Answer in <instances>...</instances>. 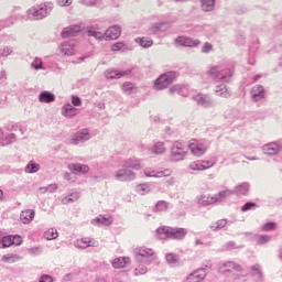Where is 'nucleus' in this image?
I'll use <instances>...</instances> for the list:
<instances>
[{
	"label": "nucleus",
	"instance_id": "obj_26",
	"mask_svg": "<svg viewBox=\"0 0 282 282\" xmlns=\"http://www.w3.org/2000/svg\"><path fill=\"white\" fill-rule=\"evenodd\" d=\"M166 25H169L167 22L155 23L150 28L149 33L150 34H162V32H166Z\"/></svg>",
	"mask_w": 282,
	"mask_h": 282
},
{
	"label": "nucleus",
	"instance_id": "obj_41",
	"mask_svg": "<svg viewBox=\"0 0 282 282\" xmlns=\"http://www.w3.org/2000/svg\"><path fill=\"white\" fill-rule=\"evenodd\" d=\"M232 189H224L220 191L216 196H214V199H217V202H224L227 197H231Z\"/></svg>",
	"mask_w": 282,
	"mask_h": 282
},
{
	"label": "nucleus",
	"instance_id": "obj_7",
	"mask_svg": "<svg viewBox=\"0 0 282 282\" xmlns=\"http://www.w3.org/2000/svg\"><path fill=\"white\" fill-rule=\"evenodd\" d=\"M208 74L220 83H230V78H232V72L230 70V68L221 70L218 66H214L209 69Z\"/></svg>",
	"mask_w": 282,
	"mask_h": 282
},
{
	"label": "nucleus",
	"instance_id": "obj_27",
	"mask_svg": "<svg viewBox=\"0 0 282 282\" xmlns=\"http://www.w3.org/2000/svg\"><path fill=\"white\" fill-rule=\"evenodd\" d=\"M197 202L200 204V206H210V204H215L217 202V198L214 196L210 197V195L203 194L200 196H197Z\"/></svg>",
	"mask_w": 282,
	"mask_h": 282
},
{
	"label": "nucleus",
	"instance_id": "obj_37",
	"mask_svg": "<svg viewBox=\"0 0 282 282\" xmlns=\"http://www.w3.org/2000/svg\"><path fill=\"white\" fill-rule=\"evenodd\" d=\"M80 194L78 192H73L62 199V204H74V202H78Z\"/></svg>",
	"mask_w": 282,
	"mask_h": 282
},
{
	"label": "nucleus",
	"instance_id": "obj_57",
	"mask_svg": "<svg viewBox=\"0 0 282 282\" xmlns=\"http://www.w3.org/2000/svg\"><path fill=\"white\" fill-rule=\"evenodd\" d=\"M213 51V44L206 42L204 44V46L202 47V53L203 54H210V52Z\"/></svg>",
	"mask_w": 282,
	"mask_h": 282
},
{
	"label": "nucleus",
	"instance_id": "obj_16",
	"mask_svg": "<svg viewBox=\"0 0 282 282\" xmlns=\"http://www.w3.org/2000/svg\"><path fill=\"white\" fill-rule=\"evenodd\" d=\"M251 97L253 102H259L265 98V88L261 85L253 86L251 89Z\"/></svg>",
	"mask_w": 282,
	"mask_h": 282
},
{
	"label": "nucleus",
	"instance_id": "obj_34",
	"mask_svg": "<svg viewBox=\"0 0 282 282\" xmlns=\"http://www.w3.org/2000/svg\"><path fill=\"white\" fill-rule=\"evenodd\" d=\"M216 96H221V98H230V93L225 84L217 85L215 88Z\"/></svg>",
	"mask_w": 282,
	"mask_h": 282
},
{
	"label": "nucleus",
	"instance_id": "obj_43",
	"mask_svg": "<svg viewBox=\"0 0 282 282\" xmlns=\"http://www.w3.org/2000/svg\"><path fill=\"white\" fill-rule=\"evenodd\" d=\"M251 276H253L256 281H261V279H263V273L261 272L259 264L251 267Z\"/></svg>",
	"mask_w": 282,
	"mask_h": 282
},
{
	"label": "nucleus",
	"instance_id": "obj_31",
	"mask_svg": "<svg viewBox=\"0 0 282 282\" xmlns=\"http://www.w3.org/2000/svg\"><path fill=\"white\" fill-rule=\"evenodd\" d=\"M39 100L40 102H54V100H56V96H54V94H52L51 91L44 90L39 95Z\"/></svg>",
	"mask_w": 282,
	"mask_h": 282
},
{
	"label": "nucleus",
	"instance_id": "obj_29",
	"mask_svg": "<svg viewBox=\"0 0 282 282\" xmlns=\"http://www.w3.org/2000/svg\"><path fill=\"white\" fill-rule=\"evenodd\" d=\"M63 116L66 118H74L78 113V109L72 106V104H66L62 109Z\"/></svg>",
	"mask_w": 282,
	"mask_h": 282
},
{
	"label": "nucleus",
	"instance_id": "obj_5",
	"mask_svg": "<svg viewBox=\"0 0 282 282\" xmlns=\"http://www.w3.org/2000/svg\"><path fill=\"white\" fill-rule=\"evenodd\" d=\"M188 155V144L175 141L171 147L170 161L182 162Z\"/></svg>",
	"mask_w": 282,
	"mask_h": 282
},
{
	"label": "nucleus",
	"instance_id": "obj_9",
	"mask_svg": "<svg viewBox=\"0 0 282 282\" xmlns=\"http://www.w3.org/2000/svg\"><path fill=\"white\" fill-rule=\"evenodd\" d=\"M115 177L119 182H133L135 173L128 167H122L116 172Z\"/></svg>",
	"mask_w": 282,
	"mask_h": 282
},
{
	"label": "nucleus",
	"instance_id": "obj_28",
	"mask_svg": "<svg viewBox=\"0 0 282 282\" xmlns=\"http://www.w3.org/2000/svg\"><path fill=\"white\" fill-rule=\"evenodd\" d=\"M0 142L1 147H8V144H12L17 142V134L9 133L7 137L3 138V132L0 130Z\"/></svg>",
	"mask_w": 282,
	"mask_h": 282
},
{
	"label": "nucleus",
	"instance_id": "obj_17",
	"mask_svg": "<svg viewBox=\"0 0 282 282\" xmlns=\"http://www.w3.org/2000/svg\"><path fill=\"white\" fill-rule=\"evenodd\" d=\"M194 100L199 105V107H204L205 109L213 107V99H210L208 95L198 94L194 97Z\"/></svg>",
	"mask_w": 282,
	"mask_h": 282
},
{
	"label": "nucleus",
	"instance_id": "obj_18",
	"mask_svg": "<svg viewBox=\"0 0 282 282\" xmlns=\"http://www.w3.org/2000/svg\"><path fill=\"white\" fill-rule=\"evenodd\" d=\"M75 248H79L80 250H85L86 248H98V241L89 240V238H83L74 242Z\"/></svg>",
	"mask_w": 282,
	"mask_h": 282
},
{
	"label": "nucleus",
	"instance_id": "obj_32",
	"mask_svg": "<svg viewBox=\"0 0 282 282\" xmlns=\"http://www.w3.org/2000/svg\"><path fill=\"white\" fill-rule=\"evenodd\" d=\"M165 261L171 268H177L180 265V258L175 253H166Z\"/></svg>",
	"mask_w": 282,
	"mask_h": 282
},
{
	"label": "nucleus",
	"instance_id": "obj_10",
	"mask_svg": "<svg viewBox=\"0 0 282 282\" xmlns=\"http://www.w3.org/2000/svg\"><path fill=\"white\" fill-rule=\"evenodd\" d=\"M176 45H182L183 47H197L199 45V40L188 37L186 35H180L175 39Z\"/></svg>",
	"mask_w": 282,
	"mask_h": 282
},
{
	"label": "nucleus",
	"instance_id": "obj_21",
	"mask_svg": "<svg viewBox=\"0 0 282 282\" xmlns=\"http://www.w3.org/2000/svg\"><path fill=\"white\" fill-rule=\"evenodd\" d=\"M250 191V184L249 183H241L238 186H236L234 189H231L234 195H237V197H243L248 195Z\"/></svg>",
	"mask_w": 282,
	"mask_h": 282
},
{
	"label": "nucleus",
	"instance_id": "obj_52",
	"mask_svg": "<svg viewBox=\"0 0 282 282\" xmlns=\"http://www.w3.org/2000/svg\"><path fill=\"white\" fill-rule=\"evenodd\" d=\"M149 269L144 264H139L138 268L134 269V276H140V274H147Z\"/></svg>",
	"mask_w": 282,
	"mask_h": 282
},
{
	"label": "nucleus",
	"instance_id": "obj_56",
	"mask_svg": "<svg viewBox=\"0 0 282 282\" xmlns=\"http://www.w3.org/2000/svg\"><path fill=\"white\" fill-rule=\"evenodd\" d=\"M11 241H12V246H21V243H23V238L19 235H11Z\"/></svg>",
	"mask_w": 282,
	"mask_h": 282
},
{
	"label": "nucleus",
	"instance_id": "obj_48",
	"mask_svg": "<svg viewBox=\"0 0 282 282\" xmlns=\"http://www.w3.org/2000/svg\"><path fill=\"white\" fill-rule=\"evenodd\" d=\"M269 241H272V236H268V235L258 236L257 243L259 246H263L265 243H269Z\"/></svg>",
	"mask_w": 282,
	"mask_h": 282
},
{
	"label": "nucleus",
	"instance_id": "obj_53",
	"mask_svg": "<svg viewBox=\"0 0 282 282\" xmlns=\"http://www.w3.org/2000/svg\"><path fill=\"white\" fill-rule=\"evenodd\" d=\"M257 208V203L253 202H247L242 207H241V212L242 213H248V210H252Z\"/></svg>",
	"mask_w": 282,
	"mask_h": 282
},
{
	"label": "nucleus",
	"instance_id": "obj_20",
	"mask_svg": "<svg viewBox=\"0 0 282 282\" xmlns=\"http://www.w3.org/2000/svg\"><path fill=\"white\" fill-rule=\"evenodd\" d=\"M68 169L75 175H78V173H82V175H86V173H89V166L85 165V164L70 163V164H68Z\"/></svg>",
	"mask_w": 282,
	"mask_h": 282
},
{
	"label": "nucleus",
	"instance_id": "obj_36",
	"mask_svg": "<svg viewBox=\"0 0 282 282\" xmlns=\"http://www.w3.org/2000/svg\"><path fill=\"white\" fill-rule=\"evenodd\" d=\"M203 12H213L215 10V0H200Z\"/></svg>",
	"mask_w": 282,
	"mask_h": 282
},
{
	"label": "nucleus",
	"instance_id": "obj_45",
	"mask_svg": "<svg viewBox=\"0 0 282 282\" xmlns=\"http://www.w3.org/2000/svg\"><path fill=\"white\" fill-rule=\"evenodd\" d=\"M135 41L139 43L141 47H144V50L153 45V40L149 37H138Z\"/></svg>",
	"mask_w": 282,
	"mask_h": 282
},
{
	"label": "nucleus",
	"instance_id": "obj_61",
	"mask_svg": "<svg viewBox=\"0 0 282 282\" xmlns=\"http://www.w3.org/2000/svg\"><path fill=\"white\" fill-rule=\"evenodd\" d=\"M40 282H54V278H52V275L43 274L40 278Z\"/></svg>",
	"mask_w": 282,
	"mask_h": 282
},
{
	"label": "nucleus",
	"instance_id": "obj_46",
	"mask_svg": "<svg viewBox=\"0 0 282 282\" xmlns=\"http://www.w3.org/2000/svg\"><path fill=\"white\" fill-rule=\"evenodd\" d=\"M12 246V235L0 236V248H10Z\"/></svg>",
	"mask_w": 282,
	"mask_h": 282
},
{
	"label": "nucleus",
	"instance_id": "obj_12",
	"mask_svg": "<svg viewBox=\"0 0 282 282\" xmlns=\"http://www.w3.org/2000/svg\"><path fill=\"white\" fill-rule=\"evenodd\" d=\"M122 76H131V69L118 70V69L109 68L105 72V77L108 80H115L118 78H122Z\"/></svg>",
	"mask_w": 282,
	"mask_h": 282
},
{
	"label": "nucleus",
	"instance_id": "obj_62",
	"mask_svg": "<svg viewBox=\"0 0 282 282\" xmlns=\"http://www.w3.org/2000/svg\"><path fill=\"white\" fill-rule=\"evenodd\" d=\"M2 261H4V263H14V257L10 254H6L2 257Z\"/></svg>",
	"mask_w": 282,
	"mask_h": 282
},
{
	"label": "nucleus",
	"instance_id": "obj_15",
	"mask_svg": "<svg viewBox=\"0 0 282 282\" xmlns=\"http://www.w3.org/2000/svg\"><path fill=\"white\" fill-rule=\"evenodd\" d=\"M206 268H199L197 270H195L194 272H192L188 276H187V281L189 282H200L204 281V279H206Z\"/></svg>",
	"mask_w": 282,
	"mask_h": 282
},
{
	"label": "nucleus",
	"instance_id": "obj_11",
	"mask_svg": "<svg viewBox=\"0 0 282 282\" xmlns=\"http://www.w3.org/2000/svg\"><path fill=\"white\" fill-rule=\"evenodd\" d=\"M219 272L223 274H232L234 272H241V265L234 261L224 262L219 268Z\"/></svg>",
	"mask_w": 282,
	"mask_h": 282
},
{
	"label": "nucleus",
	"instance_id": "obj_63",
	"mask_svg": "<svg viewBox=\"0 0 282 282\" xmlns=\"http://www.w3.org/2000/svg\"><path fill=\"white\" fill-rule=\"evenodd\" d=\"M226 248H227V250H237V248H239V247H237V243L235 241H228L226 243Z\"/></svg>",
	"mask_w": 282,
	"mask_h": 282
},
{
	"label": "nucleus",
	"instance_id": "obj_3",
	"mask_svg": "<svg viewBox=\"0 0 282 282\" xmlns=\"http://www.w3.org/2000/svg\"><path fill=\"white\" fill-rule=\"evenodd\" d=\"M50 12H52V3L37 4L28 10V19H30V21H41V19H45Z\"/></svg>",
	"mask_w": 282,
	"mask_h": 282
},
{
	"label": "nucleus",
	"instance_id": "obj_14",
	"mask_svg": "<svg viewBox=\"0 0 282 282\" xmlns=\"http://www.w3.org/2000/svg\"><path fill=\"white\" fill-rule=\"evenodd\" d=\"M264 155H279L282 153V145H279L276 142H271L262 147Z\"/></svg>",
	"mask_w": 282,
	"mask_h": 282
},
{
	"label": "nucleus",
	"instance_id": "obj_40",
	"mask_svg": "<svg viewBox=\"0 0 282 282\" xmlns=\"http://www.w3.org/2000/svg\"><path fill=\"white\" fill-rule=\"evenodd\" d=\"M189 169L192 171H206V169H210V165L203 164L202 161H196L189 164Z\"/></svg>",
	"mask_w": 282,
	"mask_h": 282
},
{
	"label": "nucleus",
	"instance_id": "obj_25",
	"mask_svg": "<svg viewBox=\"0 0 282 282\" xmlns=\"http://www.w3.org/2000/svg\"><path fill=\"white\" fill-rule=\"evenodd\" d=\"M129 263H131V258H129V257H119V258L113 260L112 267L115 269L127 268V265H129Z\"/></svg>",
	"mask_w": 282,
	"mask_h": 282
},
{
	"label": "nucleus",
	"instance_id": "obj_6",
	"mask_svg": "<svg viewBox=\"0 0 282 282\" xmlns=\"http://www.w3.org/2000/svg\"><path fill=\"white\" fill-rule=\"evenodd\" d=\"M175 76H177V73L174 70H170L167 73L162 74L160 77H158L154 80L153 87L156 91H162L163 89H166L171 86L173 80H175Z\"/></svg>",
	"mask_w": 282,
	"mask_h": 282
},
{
	"label": "nucleus",
	"instance_id": "obj_23",
	"mask_svg": "<svg viewBox=\"0 0 282 282\" xmlns=\"http://www.w3.org/2000/svg\"><path fill=\"white\" fill-rule=\"evenodd\" d=\"M61 52L64 56H74L76 54V48H74V42H65L61 46Z\"/></svg>",
	"mask_w": 282,
	"mask_h": 282
},
{
	"label": "nucleus",
	"instance_id": "obj_42",
	"mask_svg": "<svg viewBox=\"0 0 282 282\" xmlns=\"http://www.w3.org/2000/svg\"><path fill=\"white\" fill-rule=\"evenodd\" d=\"M152 153H154L155 155H162L164 153V151H166V148H164V142H156L152 149H151Z\"/></svg>",
	"mask_w": 282,
	"mask_h": 282
},
{
	"label": "nucleus",
	"instance_id": "obj_58",
	"mask_svg": "<svg viewBox=\"0 0 282 282\" xmlns=\"http://www.w3.org/2000/svg\"><path fill=\"white\" fill-rule=\"evenodd\" d=\"M72 105H74V107H80V105H83V99H80V97L74 95V96H72Z\"/></svg>",
	"mask_w": 282,
	"mask_h": 282
},
{
	"label": "nucleus",
	"instance_id": "obj_1",
	"mask_svg": "<svg viewBox=\"0 0 282 282\" xmlns=\"http://www.w3.org/2000/svg\"><path fill=\"white\" fill-rule=\"evenodd\" d=\"M88 36H93L96 41H116V39H120V34H122V29L120 25L115 24L109 26L105 33L98 31V26L90 25L86 29Z\"/></svg>",
	"mask_w": 282,
	"mask_h": 282
},
{
	"label": "nucleus",
	"instance_id": "obj_50",
	"mask_svg": "<svg viewBox=\"0 0 282 282\" xmlns=\"http://www.w3.org/2000/svg\"><path fill=\"white\" fill-rule=\"evenodd\" d=\"M149 191H151V187L148 184H139L137 186V193H139L140 195H147Z\"/></svg>",
	"mask_w": 282,
	"mask_h": 282
},
{
	"label": "nucleus",
	"instance_id": "obj_44",
	"mask_svg": "<svg viewBox=\"0 0 282 282\" xmlns=\"http://www.w3.org/2000/svg\"><path fill=\"white\" fill-rule=\"evenodd\" d=\"M31 69H35L36 72H39V69H45L43 59H41V57H35L31 63Z\"/></svg>",
	"mask_w": 282,
	"mask_h": 282
},
{
	"label": "nucleus",
	"instance_id": "obj_54",
	"mask_svg": "<svg viewBox=\"0 0 282 282\" xmlns=\"http://www.w3.org/2000/svg\"><path fill=\"white\" fill-rule=\"evenodd\" d=\"M10 54H12V47L10 46H4L0 50V57L2 58H8Z\"/></svg>",
	"mask_w": 282,
	"mask_h": 282
},
{
	"label": "nucleus",
	"instance_id": "obj_22",
	"mask_svg": "<svg viewBox=\"0 0 282 282\" xmlns=\"http://www.w3.org/2000/svg\"><path fill=\"white\" fill-rule=\"evenodd\" d=\"M93 226H111L113 224V218L110 216H99L91 220Z\"/></svg>",
	"mask_w": 282,
	"mask_h": 282
},
{
	"label": "nucleus",
	"instance_id": "obj_59",
	"mask_svg": "<svg viewBox=\"0 0 282 282\" xmlns=\"http://www.w3.org/2000/svg\"><path fill=\"white\" fill-rule=\"evenodd\" d=\"M155 208H156V210H160V212L166 210V208H167L166 202H164V200L158 202L155 205Z\"/></svg>",
	"mask_w": 282,
	"mask_h": 282
},
{
	"label": "nucleus",
	"instance_id": "obj_49",
	"mask_svg": "<svg viewBox=\"0 0 282 282\" xmlns=\"http://www.w3.org/2000/svg\"><path fill=\"white\" fill-rule=\"evenodd\" d=\"M112 52H126L127 44L124 42H117L111 47Z\"/></svg>",
	"mask_w": 282,
	"mask_h": 282
},
{
	"label": "nucleus",
	"instance_id": "obj_19",
	"mask_svg": "<svg viewBox=\"0 0 282 282\" xmlns=\"http://www.w3.org/2000/svg\"><path fill=\"white\" fill-rule=\"evenodd\" d=\"M82 28L80 25H70L67 28H64L61 36L62 39H69V36H76L78 32H80Z\"/></svg>",
	"mask_w": 282,
	"mask_h": 282
},
{
	"label": "nucleus",
	"instance_id": "obj_24",
	"mask_svg": "<svg viewBox=\"0 0 282 282\" xmlns=\"http://www.w3.org/2000/svg\"><path fill=\"white\" fill-rule=\"evenodd\" d=\"M122 169H134V171H140V160L138 159H127L121 164Z\"/></svg>",
	"mask_w": 282,
	"mask_h": 282
},
{
	"label": "nucleus",
	"instance_id": "obj_4",
	"mask_svg": "<svg viewBox=\"0 0 282 282\" xmlns=\"http://www.w3.org/2000/svg\"><path fill=\"white\" fill-rule=\"evenodd\" d=\"M134 259L139 263H144L145 265H151L155 260V251L147 247H138L134 249Z\"/></svg>",
	"mask_w": 282,
	"mask_h": 282
},
{
	"label": "nucleus",
	"instance_id": "obj_35",
	"mask_svg": "<svg viewBox=\"0 0 282 282\" xmlns=\"http://www.w3.org/2000/svg\"><path fill=\"white\" fill-rule=\"evenodd\" d=\"M122 89L128 96H131V94H138V88L135 87V84L131 82L123 83Z\"/></svg>",
	"mask_w": 282,
	"mask_h": 282
},
{
	"label": "nucleus",
	"instance_id": "obj_51",
	"mask_svg": "<svg viewBox=\"0 0 282 282\" xmlns=\"http://www.w3.org/2000/svg\"><path fill=\"white\" fill-rule=\"evenodd\" d=\"M275 229H276V223L274 221H269L262 225L263 232H270V230H275Z\"/></svg>",
	"mask_w": 282,
	"mask_h": 282
},
{
	"label": "nucleus",
	"instance_id": "obj_13",
	"mask_svg": "<svg viewBox=\"0 0 282 282\" xmlns=\"http://www.w3.org/2000/svg\"><path fill=\"white\" fill-rule=\"evenodd\" d=\"M91 138L89 134V130L84 129L82 131L76 132L70 139V144H80V142H87Z\"/></svg>",
	"mask_w": 282,
	"mask_h": 282
},
{
	"label": "nucleus",
	"instance_id": "obj_2",
	"mask_svg": "<svg viewBox=\"0 0 282 282\" xmlns=\"http://www.w3.org/2000/svg\"><path fill=\"white\" fill-rule=\"evenodd\" d=\"M156 235H159L160 239H174L175 241H182V239L188 235V229L182 227L161 226L156 229Z\"/></svg>",
	"mask_w": 282,
	"mask_h": 282
},
{
	"label": "nucleus",
	"instance_id": "obj_60",
	"mask_svg": "<svg viewBox=\"0 0 282 282\" xmlns=\"http://www.w3.org/2000/svg\"><path fill=\"white\" fill-rule=\"evenodd\" d=\"M30 254H35L39 256L43 252V249L39 248V247H33L31 249H29Z\"/></svg>",
	"mask_w": 282,
	"mask_h": 282
},
{
	"label": "nucleus",
	"instance_id": "obj_30",
	"mask_svg": "<svg viewBox=\"0 0 282 282\" xmlns=\"http://www.w3.org/2000/svg\"><path fill=\"white\" fill-rule=\"evenodd\" d=\"M35 212L34 209H26L21 213L20 219L22 224H30L34 219Z\"/></svg>",
	"mask_w": 282,
	"mask_h": 282
},
{
	"label": "nucleus",
	"instance_id": "obj_64",
	"mask_svg": "<svg viewBox=\"0 0 282 282\" xmlns=\"http://www.w3.org/2000/svg\"><path fill=\"white\" fill-rule=\"evenodd\" d=\"M82 2L84 3V6L91 7V6H96L98 0H82Z\"/></svg>",
	"mask_w": 282,
	"mask_h": 282
},
{
	"label": "nucleus",
	"instance_id": "obj_33",
	"mask_svg": "<svg viewBox=\"0 0 282 282\" xmlns=\"http://www.w3.org/2000/svg\"><path fill=\"white\" fill-rule=\"evenodd\" d=\"M166 173H169V170L159 171V172L154 170H149V169L144 170V175L147 177H166V175H169Z\"/></svg>",
	"mask_w": 282,
	"mask_h": 282
},
{
	"label": "nucleus",
	"instance_id": "obj_55",
	"mask_svg": "<svg viewBox=\"0 0 282 282\" xmlns=\"http://www.w3.org/2000/svg\"><path fill=\"white\" fill-rule=\"evenodd\" d=\"M10 25H14V19L9 18L7 20L0 21V30L3 28H10Z\"/></svg>",
	"mask_w": 282,
	"mask_h": 282
},
{
	"label": "nucleus",
	"instance_id": "obj_38",
	"mask_svg": "<svg viewBox=\"0 0 282 282\" xmlns=\"http://www.w3.org/2000/svg\"><path fill=\"white\" fill-rule=\"evenodd\" d=\"M44 239H46V241L58 239V230H56V228H50L48 230L44 231Z\"/></svg>",
	"mask_w": 282,
	"mask_h": 282
},
{
	"label": "nucleus",
	"instance_id": "obj_39",
	"mask_svg": "<svg viewBox=\"0 0 282 282\" xmlns=\"http://www.w3.org/2000/svg\"><path fill=\"white\" fill-rule=\"evenodd\" d=\"M228 224L227 219H220L217 220L216 223L212 224L209 226L210 230H213L214 232H217V230H221V228H226V225Z\"/></svg>",
	"mask_w": 282,
	"mask_h": 282
},
{
	"label": "nucleus",
	"instance_id": "obj_8",
	"mask_svg": "<svg viewBox=\"0 0 282 282\" xmlns=\"http://www.w3.org/2000/svg\"><path fill=\"white\" fill-rule=\"evenodd\" d=\"M187 151H191L193 155H196V158H199L208 151V145L197 141L193 140L189 144H187Z\"/></svg>",
	"mask_w": 282,
	"mask_h": 282
},
{
	"label": "nucleus",
	"instance_id": "obj_47",
	"mask_svg": "<svg viewBox=\"0 0 282 282\" xmlns=\"http://www.w3.org/2000/svg\"><path fill=\"white\" fill-rule=\"evenodd\" d=\"M40 169H41V165L31 161L25 166V173H37Z\"/></svg>",
	"mask_w": 282,
	"mask_h": 282
}]
</instances>
